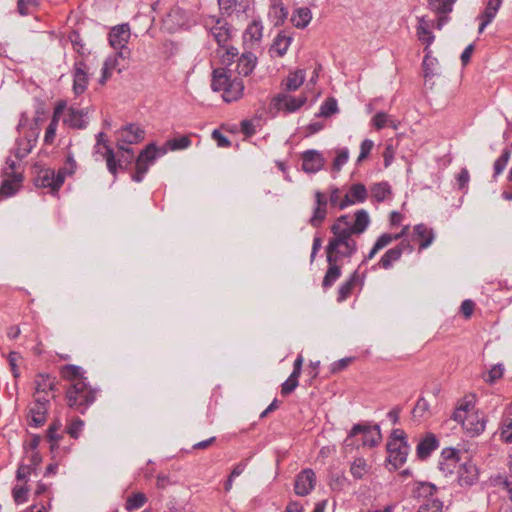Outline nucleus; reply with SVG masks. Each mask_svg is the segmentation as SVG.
Listing matches in <instances>:
<instances>
[{"label":"nucleus","instance_id":"nucleus-39","mask_svg":"<svg viewBox=\"0 0 512 512\" xmlns=\"http://www.w3.org/2000/svg\"><path fill=\"white\" fill-rule=\"evenodd\" d=\"M35 392L52 393L55 389V379L49 374H38L35 378Z\"/></svg>","mask_w":512,"mask_h":512},{"label":"nucleus","instance_id":"nucleus-45","mask_svg":"<svg viewBox=\"0 0 512 512\" xmlns=\"http://www.w3.org/2000/svg\"><path fill=\"white\" fill-rule=\"evenodd\" d=\"M425 56L423 59L422 67L425 78H431L435 75V66L437 64V59L431 56L432 51L430 48H424Z\"/></svg>","mask_w":512,"mask_h":512},{"label":"nucleus","instance_id":"nucleus-19","mask_svg":"<svg viewBox=\"0 0 512 512\" xmlns=\"http://www.w3.org/2000/svg\"><path fill=\"white\" fill-rule=\"evenodd\" d=\"M187 14L186 12L179 8H172L168 14L163 19V27L170 33H173L187 24Z\"/></svg>","mask_w":512,"mask_h":512},{"label":"nucleus","instance_id":"nucleus-18","mask_svg":"<svg viewBox=\"0 0 512 512\" xmlns=\"http://www.w3.org/2000/svg\"><path fill=\"white\" fill-rule=\"evenodd\" d=\"M316 484V475L312 469H304L301 471L296 479L294 490L299 496H306L314 489Z\"/></svg>","mask_w":512,"mask_h":512},{"label":"nucleus","instance_id":"nucleus-20","mask_svg":"<svg viewBox=\"0 0 512 512\" xmlns=\"http://www.w3.org/2000/svg\"><path fill=\"white\" fill-rule=\"evenodd\" d=\"M405 249L412 251L413 248L409 243L402 241L397 246L387 250L380 258L377 266L385 270L392 268L393 264L400 260Z\"/></svg>","mask_w":512,"mask_h":512},{"label":"nucleus","instance_id":"nucleus-8","mask_svg":"<svg viewBox=\"0 0 512 512\" xmlns=\"http://www.w3.org/2000/svg\"><path fill=\"white\" fill-rule=\"evenodd\" d=\"M388 460L394 468L401 467L407 459L409 446L405 440V433L401 429L392 432L391 439L387 443Z\"/></svg>","mask_w":512,"mask_h":512},{"label":"nucleus","instance_id":"nucleus-6","mask_svg":"<svg viewBox=\"0 0 512 512\" xmlns=\"http://www.w3.org/2000/svg\"><path fill=\"white\" fill-rule=\"evenodd\" d=\"M221 64L224 68H231L236 63L235 68L232 69L233 73L236 72L239 76L250 75L256 67L257 58L251 53H243L238 55V50L235 47H228L222 54H220Z\"/></svg>","mask_w":512,"mask_h":512},{"label":"nucleus","instance_id":"nucleus-46","mask_svg":"<svg viewBox=\"0 0 512 512\" xmlns=\"http://www.w3.org/2000/svg\"><path fill=\"white\" fill-rule=\"evenodd\" d=\"M59 112H60V107H57L54 111V114L52 116V119H51L48 127L46 128L45 136H44V142L46 144H52L55 139L56 130H57L58 123H59V116H58Z\"/></svg>","mask_w":512,"mask_h":512},{"label":"nucleus","instance_id":"nucleus-17","mask_svg":"<svg viewBox=\"0 0 512 512\" xmlns=\"http://www.w3.org/2000/svg\"><path fill=\"white\" fill-rule=\"evenodd\" d=\"M38 134L39 132L36 128H31L23 137L16 140L12 153L17 160L25 158L31 152L37 142Z\"/></svg>","mask_w":512,"mask_h":512},{"label":"nucleus","instance_id":"nucleus-47","mask_svg":"<svg viewBox=\"0 0 512 512\" xmlns=\"http://www.w3.org/2000/svg\"><path fill=\"white\" fill-rule=\"evenodd\" d=\"M511 153H512V151L510 148H505L503 150L502 154L496 159V161L494 162V165H493V170H494L493 177L494 178H497L500 174H502V172L506 168L507 163L510 160Z\"/></svg>","mask_w":512,"mask_h":512},{"label":"nucleus","instance_id":"nucleus-61","mask_svg":"<svg viewBox=\"0 0 512 512\" xmlns=\"http://www.w3.org/2000/svg\"><path fill=\"white\" fill-rule=\"evenodd\" d=\"M299 378L290 375L288 379L281 385V394L287 396L291 394L299 384Z\"/></svg>","mask_w":512,"mask_h":512},{"label":"nucleus","instance_id":"nucleus-38","mask_svg":"<svg viewBox=\"0 0 512 512\" xmlns=\"http://www.w3.org/2000/svg\"><path fill=\"white\" fill-rule=\"evenodd\" d=\"M312 20L311 10L307 7L297 8L292 16L291 22L296 28H305Z\"/></svg>","mask_w":512,"mask_h":512},{"label":"nucleus","instance_id":"nucleus-22","mask_svg":"<svg viewBox=\"0 0 512 512\" xmlns=\"http://www.w3.org/2000/svg\"><path fill=\"white\" fill-rule=\"evenodd\" d=\"M302 169L306 173H317L325 163L322 153L317 150H307L302 153Z\"/></svg>","mask_w":512,"mask_h":512},{"label":"nucleus","instance_id":"nucleus-7","mask_svg":"<svg viewBox=\"0 0 512 512\" xmlns=\"http://www.w3.org/2000/svg\"><path fill=\"white\" fill-rule=\"evenodd\" d=\"M20 165L10 157L7 158L2 169L3 181L0 185V199L15 195L22 186L23 175Z\"/></svg>","mask_w":512,"mask_h":512},{"label":"nucleus","instance_id":"nucleus-54","mask_svg":"<svg viewBox=\"0 0 512 512\" xmlns=\"http://www.w3.org/2000/svg\"><path fill=\"white\" fill-rule=\"evenodd\" d=\"M166 145L170 150H183L188 148L191 145V139L187 135H182L178 138H173L167 141Z\"/></svg>","mask_w":512,"mask_h":512},{"label":"nucleus","instance_id":"nucleus-12","mask_svg":"<svg viewBox=\"0 0 512 512\" xmlns=\"http://www.w3.org/2000/svg\"><path fill=\"white\" fill-rule=\"evenodd\" d=\"M118 148L119 150L125 151L133 155V151L130 148H125L123 144H137L141 142L145 137V132L138 125L129 124L123 127L118 132Z\"/></svg>","mask_w":512,"mask_h":512},{"label":"nucleus","instance_id":"nucleus-23","mask_svg":"<svg viewBox=\"0 0 512 512\" xmlns=\"http://www.w3.org/2000/svg\"><path fill=\"white\" fill-rule=\"evenodd\" d=\"M409 231V226L406 225L402 228L399 233L391 234V233H383L381 234L376 242L374 243L372 249L366 256V260H371L381 249L387 247L393 241H396L402 237H404Z\"/></svg>","mask_w":512,"mask_h":512},{"label":"nucleus","instance_id":"nucleus-50","mask_svg":"<svg viewBox=\"0 0 512 512\" xmlns=\"http://www.w3.org/2000/svg\"><path fill=\"white\" fill-rule=\"evenodd\" d=\"M217 1H218L220 11L223 14H226L229 16L232 15L236 11L237 6L242 7V11H241L242 13H245L246 8H247V6H243L241 2L239 3L238 0H217Z\"/></svg>","mask_w":512,"mask_h":512},{"label":"nucleus","instance_id":"nucleus-4","mask_svg":"<svg viewBox=\"0 0 512 512\" xmlns=\"http://www.w3.org/2000/svg\"><path fill=\"white\" fill-rule=\"evenodd\" d=\"M97 390L88 382L69 384L65 391V399L69 408L84 414L95 402Z\"/></svg>","mask_w":512,"mask_h":512},{"label":"nucleus","instance_id":"nucleus-31","mask_svg":"<svg viewBox=\"0 0 512 512\" xmlns=\"http://www.w3.org/2000/svg\"><path fill=\"white\" fill-rule=\"evenodd\" d=\"M64 121L72 128L83 129L87 125V112L83 109L70 107Z\"/></svg>","mask_w":512,"mask_h":512},{"label":"nucleus","instance_id":"nucleus-24","mask_svg":"<svg viewBox=\"0 0 512 512\" xmlns=\"http://www.w3.org/2000/svg\"><path fill=\"white\" fill-rule=\"evenodd\" d=\"M210 31L213 38L221 48L218 50V53L222 54L227 49L225 48V45L231 37V31L228 24L222 19H217Z\"/></svg>","mask_w":512,"mask_h":512},{"label":"nucleus","instance_id":"nucleus-40","mask_svg":"<svg viewBox=\"0 0 512 512\" xmlns=\"http://www.w3.org/2000/svg\"><path fill=\"white\" fill-rule=\"evenodd\" d=\"M102 157L106 161L108 171L116 178L118 168L122 166L120 160H116L114 150L109 145H105V152L102 154Z\"/></svg>","mask_w":512,"mask_h":512},{"label":"nucleus","instance_id":"nucleus-5","mask_svg":"<svg viewBox=\"0 0 512 512\" xmlns=\"http://www.w3.org/2000/svg\"><path fill=\"white\" fill-rule=\"evenodd\" d=\"M381 441V432L378 425L355 424L344 440L345 448L375 447Z\"/></svg>","mask_w":512,"mask_h":512},{"label":"nucleus","instance_id":"nucleus-2","mask_svg":"<svg viewBox=\"0 0 512 512\" xmlns=\"http://www.w3.org/2000/svg\"><path fill=\"white\" fill-rule=\"evenodd\" d=\"M211 87L214 91H222L225 102L239 100L243 96V81L233 76L232 68L219 67L213 70Z\"/></svg>","mask_w":512,"mask_h":512},{"label":"nucleus","instance_id":"nucleus-3","mask_svg":"<svg viewBox=\"0 0 512 512\" xmlns=\"http://www.w3.org/2000/svg\"><path fill=\"white\" fill-rule=\"evenodd\" d=\"M331 232L333 237L326 247L327 256H332L339 262L341 258H350L357 252V242L347 230L340 227L339 223H333Z\"/></svg>","mask_w":512,"mask_h":512},{"label":"nucleus","instance_id":"nucleus-11","mask_svg":"<svg viewBox=\"0 0 512 512\" xmlns=\"http://www.w3.org/2000/svg\"><path fill=\"white\" fill-rule=\"evenodd\" d=\"M334 223H339L342 229L347 230L351 235L362 234L370 224V218L366 210L360 209L355 212L354 223L351 224L348 215H341Z\"/></svg>","mask_w":512,"mask_h":512},{"label":"nucleus","instance_id":"nucleus-9","mask_svg":"<svg viewBox=\"0 0 512 512\" xmlns=\"http://www.w3.org/2000/svg\"><path fill=\"white\" fill-rule=\"evenodd\" d=\"M166 153L165 148H158L154 143L148 144L138 155L135 163V173L132 175V180L141 182L149 167L152 166L156 160Z\"/></svg>","mask_w":512,"mask_h":512},{"label":"nucleus","instance_id":"nucleus-58","mask_svg":"<svg viewBox=\"0 0 512 512\" xmlns=\"http://www.w3.org/2000/svg\"><path fill=\"white\" fill-rule=\"evenodd\" d=\"M500 439L505 443H512V418H506L502 422Z\"/></svg>","mask_w":512,"mask_h":512},{"label":"nucleus","instance_id":"nucleus-29","mask_svg":"<svg viewBox=\"0 0 512 512\" xmlns=\"http://www.w3.org/2000/svg\"><path fill=\"white\" fill-rule=\"evenodd\" d=\"M60 376L63 380L69 382V384L87 382L82 367L73 364L62 366L60 368Z\"/></svg>","mask_w":512,"mask_h":512},{"label":"nucleus","instance_id":"nucleus-1","mask_svg":"<svg viewBox=\"0 0 512 512\" xmlns=\"http://www.w3.org/2000/svg\"><path fill=\"white\" fill-rule=\"evenodd\" d=\"M451 419L461 424L470 437L482 434L486 427L485 416L475 410L474 395H465L457 402Z\"/></svg>","mask_w":512,"mask_h":512},{"label":"nucleus","instance_id":"nucleus-57","mask_svg":"<svg viewBox=\"0 0 512 512\" xmlns=\"http://www.w3.org/2000/svg\"><path fill=\"white\" fill-rule=\"evenodd\" d=\"M349 159V151L347 148L338 149L333 162V170L340 171Z\"/></svg>","mask_w":512,"mask_h":512},{"label":"nucleus","instance_id":"nucleus-30","mask_svg":"<svg viewBox=\"0 0 512 512\" xmlns=\"http://www.w3.org/2000/svg\"><path fill=\"white\" fill-rule=\"evenodd\" d=\"M328 269L322 281V287L328 289L340 278L342 271L341 266L338 265L335 258L327 256Z\"/></svg>","mask_w":512,"mask_h":512},{"label":"nucleus","instance_id":"nucleus-44","mask_svg":"<svg viewBox=\"0 0 512 512\" xmlns=\"http://www.w3.org/2000/svg\"><path fill=\"white\" fill-rule=\"evenodd\" d=\"M371 194L377 202H382L391 195V187L387 182L376 183L371 187Z\"/></svg>","mask_w":512,"mask_h":512},{"label":"nucleus","instance_id":"nucleus-60","mask_svg":"<svg viewBox=\"0 0 512 512\" xmlns=\"http://www.w3.org/2000/svg\"><path fill=\"white\" fill-rule=\"evenodd\" d=\"M443 504L441 501L437 499L428 500L426 503L422 504L418 512H442Z\"/></svg>","mask_w":512,"mask_h":512},{"label":"nucleus","instance_id":"nucleus-25","mask_svg":"<svg viewBox=\"0 0 512 512\" xmlns=\"http://www.w3.org/2000/svg\"><path fill=\"white\" fill-rule=\"evenodd\" d=\"M35 184L38 187L50 188L54 192L58 191L63 185V183L58 181V171L56 172L54 169L49 168L39 172L35 179Z\"/></svg>","mask_w":512,"mask_h":512},{"label":"nucleus","instance_id":"nucleus-48","mask_svg":"<svg viewBox=\"0 0 512 512\" xmlns=\"http://www.w3.org/2000/svg\"><path fill=\"white\" fill-rule=\"evenodd\" d=\"M77 168V164L72 155H68L66 162L63 167L58 170V181L64 183L67 176L74 174Z\"/></svg>","mask_w":512,"mask_h":512},{"label":"nucleus","instance_id":"nucleus-56","mask_svg":"<svg viewBox=\"0 0 512 512\" xmlns=\"http://www.w3.org/2000/svg\"><path fill=\"white\" fill-rule=\"evenodd\" d=\"M501 5L502 0H488L484 12L481 14V16L487 18L488 21H492L495 18Z\"/></svg>","mask_w":512,"mask_h":512},{"label":"nucleus","instance_id":"nucleus-51","mask_svg":"<svg viewBox=\"0 0 512 512\" xmlns=\"http://www.w3.org/2000/svg\"><path fill=\"white\" fill-rule=\"evenodd\" d=\"M69 40L72 44V47L74 49V51L76 53L79 54V56L81 57L80 59H83L84 56H86L87 54H89L86 49H85V44L83 43V40L80 36V34L77 32V31H72L70 34H69Z\"/></svg>","mask_w":512,"mask_h":512},{"label":"nucleus","instance_id":"nucleus-36","mask_svg":"<svg viewBox=\"0 0 512 512\" xmlns=\"http://www.w3.org/2000/svg\"><path fill=\"white\" fill-rule=\"evenodd\" d=\"M48 407L33 404L29 410V425L34 427L42 426L47 419Z\"/></svg>","mask_w":512,"mask_h":512},{"label":"nucleus","instance_id":"nucleus-16","mask_svg":"<svg viewBox=\"0 0 512 512\" xmlns=\"http://www.w3.org/2000/svg\"><path fill=\"white\" fill-rule=\"evenodd\" d=\"M314 199L313 211L308 223L314 228H319L327 217L328 199L327 195L319 190L314 192Z\"/></svg>","mask_w":512,"mask_h":512},{"label":"nucleus","instance_id":"nucleus-35","mask_svg":"<svg viewBox=\"0 0 512 512\" xmlns=\"http://www.w3.org/2000/svg\"><path fill=\"white\" fill-rule=\"evenodd\" d=\"M291 42V36H288L285 33H279L274 39L269 51L272 55L283 57L286 54L288 48L290 47Z\"/></svg>","mask_w":512,"mask_h":512},{"label":"nucleus","instance_id":"nucleus-27","mask_svg":"<svg viewBox=\"0 0 512 512\" xmlns=\"http://www.w3.org/2000/svg\"><path fill=\"white\" fill-rule=\"evenodd\" d=\"M358 285L362 286L363 280L360 278L359 273L356 270L344 283L340 285L337 293V301L341 303L347 300Z\"/></svg>","mask_w":512,"mask_h":512},{"label":"nucleus","instance_id":"nucleus-55","mask_svg":"<svg viewBox=\"0 0 512 512\" xmlns=\"http://www.w3.org/2000/svg\"><path fill=\"white\" fill-rule=\"evenodd\" d=\"M373 125L376 129L380 130L386 126H392L394 129L397 128V125L392 121L388 114L384 112H378L374 115L373 119Z\"/></svg>","mask_w":512,"mask_h":512},{"label":"nucleus","instance_id":"nucleus-53","mask_svg":"<svg viewBox=\"0 0 512 512\" xmlns=\"http://www.w3.org/2000/svg\"><path fill=\"white\" fill-rule=\"evenodd\" d=\"M84 428V421L81 420L78 417L72 418L69 423L67 424L65 431L66 433L74 438L77 439L81 433V431Z\"/></svg>","mask_w":512,"mask_h":512},{"label":"nucleus","instance_id":"nucleus-63","mask_svg":"<svg viewBox=\"0 0 512 512\" xmlns=\"http://www.w3.org/2000/svg\"><path fill=\"white\" fill-rule=\"evenodd\" d=\"M12 495L17 504L25 503L28 500V488L25 486H16L13 488Z\"/></svg>","mask_w":512,"mask_h":512},{"label":"nucleus","instance_id":"nucleus-43","mask_svg":"<svg viewBox=\"0 0 512 512\" xmlns=\"http://www.w3.org/2000/svg\"><path fill=\"white\" fill-rule=\"evenodd\" d=\"M288 16L287 9L280 2H275L270 6L269 17L274 20L275 25L283 24Z\"/></svg>","mask_w":512,"mask_h":512},{"label":"nucleus","instance_id":"nucleus-15","mask_svg":"<svg viewBox=\"0 0 512 512\" xmlns=\"http://www.w3.org/2000/svg\"><path fill=\"white\" fill-rule=\"evenodd\" d=\"M73 92L76 96L83 94L89 85L88 66L84 59H76L72 70Z\"/></svg>","mask_w":512,"mask_h":512},{"label":"nucleus","instance_id":"nucleus-14","mask_svg":"<svg viewBox=\"0 0 512 512\" xmlns=\"http://www.w3.org/2000/svg\"><path fill=\"white\" fill-rule=\"evenodd\" d=\"M457 0H427L428 8L438 17L435 27L441 30L444 25L450 21L449 14L453 11V6Z\"/></svg>","mask_w":512,"mask_h":512},{"label":"nucleus","instance_id":"nucleus-37","mask_svg":"<svg viewBox=\"0 0 512 512\" xmlns=\"http://www.w3.org/2000/svg\"><path fill=\"white\" fill-rule=\"evenodd\" d=\"M263 36V25L258 19H254L246 28L244 32L245 42L257 43L260 42Z\"/></svg>","mask_w":512,"mask_h":512},{"label":"nucleus","instance_id":"nucleus-64","mask_svg":"<svg viewBox=\"0 0 512 512\" xmlns=\"http://www.w3.org/2000/svg\"><path fill=\"white\" fill-rule=\"evenodd\" d=\"M429 410V402L425 398H419L413 409L415 417H424Z\"/></svg>","mask_w":512,"mask_h":512},{"label":"nucleus","instance_id":"nucleus-34","mask_svg":"<svg viewBox=\"0 0 512 512\" xmlns=\"http://www.w3.org/2000/svg\"><path fill=\"white\" fill-rule=\"evenodd\" d=\"M305 80V71L298 69L289 75L282 81V86L285 91L293 92L302 86Z\"/></svg>","mask_w":512,"mask_h":512},{"label":"nucleus","instance_id":"nucleus-59","mask_svg":"<svg viewBox=\"0 0 512 512\" xmlns=\"http://www.w3.org/2000/svg\"><path fill=\"white\" fill-rule=\"evenodd\" d=\"M337 111V101L334 98H328L320 107V116L329 117Z\"/></svg>","mask_w":512,"mask_h":512},{"label":"nucleus","instance_id":"nucleus-33","mask_svg":"<svg viewBox=\"0 0 512 512\" xmlns=\"http://www.w3.org/2000/svg\"><path fill=\"white\" fill-rule=\"evenodd\" d=\"M478 480V469L472 463H465L459 470V483L461 486H471Z\"/></svg>","mask_w":512,"mask_h":512},{"label":"nucleus","instance_id":"nucleus-21","mask_svg":"<svg viewBox=\"0 0 512 512\" xmlns=\"http://www.w3.org/2000/svg\"><path fill=\"white\" fill-rule=\"evenodd\" d=\"M368 197V192L362 183L352 184L341 200L340 210H344L347 207L355 203H363Z\"/></svg>","mask_w":512,"mask_h":512},{"label":"nucleus","instance_id":"nucleus-13","mask_svg":"<svg viewBox=\"0 0 512 512\" xmlns=\"http://www.w3.org/2000/svg\"><path fill=\"white\" fill-rule=\"evenodd\" d=\"M306 102L307 97L304 95L294 97L280 93L272 99L271 105L276 111L293 113L299 110Z\"/></svg>","mask_w":512,"mask_h":512},{"label":"nucleus","instance_id":"nucleus-32","mask_svg":"<svg viewBox=\"0 0 512 512\" xmlns=\"http://www.w3.org/2000/svg\"><path fill=\"white\" fill-rule=\"evenodd\" d=\"M438 448V440L432 433L427 434L417 445V456L420 459H426Z\"/></svg>","mask_w":512,"mask_h":512},{"label":"nucleus","instance_id":"nucleus-41","mask_svg":"<svg viewBox=\"0 0 512 512\" xmlns=\"http://www.w3.org/2000/svg\"><path fill=\"white\" fill-rule=\"evenodd\" d=\"M102 157L106 161L108 171L116 178L118 168L122 166L120 160H116L114 150L109 145H105V152L102 154Z\"/></svg>","mask_w":512,"mask_h":512},{"label":"nucleus","instance_id":"nucleus-49","mask_svg":"<svg viewBox=\"0 0 512 512\" xmlns=\"http://www.w3.org/2000/svg\"><path fill=\"white\" fill-rule=\"evenodd\" d=\"M147 502V497L144 493L138 492L130 495L125 503L127 511H133L141 508Z\"/></svg>","mask_w":512,"mask_h":512},{"label":"nucleus","instance_id":"nucleus-42","mask_svg":"<svg viewBox=\"0 0 512 512\" xmlns=\"http://www.w3.org/2000/svg\"><path fill=\"white\" fill-rule=\"evenodd\" d=\"M371 467L367 461L362 458H356L350 466V472L355 479H362L366 474L369 473Z\"/></svg>","mask_w":512,"mask_h":512},{"label":"nucleus","instance_id":"nucleus-10","mask_svg":"<svg viewBox=\"0 0 512 512\" xmlns=\"http://www.w3.org/2000/svg\"><path fill=\"white\" fill-rule=\"evenodd\" d=\"M130 37L128 24L117 25L109 32V43L115 50H118V55L123 61L129 59L131 54L130 49L127 48Z\"/></svg>","mask_w":512,"mask_h":512},{"label":"nucleus","instance_id":"nucleus-52","mask_svg":"<svg viewBox=\"0 0 512 512\" xmlns=\"http://www.w3.org/2000/svg\"><path fill=\"white\" fill-rule=\"evenodd\" d=\"M62 424L59 420L53 421L48 430H47V439L51 443V449L53 450L56 446H58V442L61 439V436L58 434L60 431Z\"/></svg>","mask_w":512,"mask_h":512},{"label":"nucleus","instance_id":"nucleus-62","mask_svg":"<svg viewBox=\"0 0 512 512\" xmlns=\"http://www.w3.org/2000/svg\"><path fill=\"white\" fill-rule=\"evenodd\" d=\"M52 497H47V500H40L38 503L32 504L28 507L27 512H49L51 509Z\"/></svg>","mask_w":512,"mask_h":512},{"label":"nucleus","instance_id":"nucleus-28","mask_svg":"<svg viewBox=\"0 0 512 512\" xmlns=\"http://www.w3.org/2000/svg\"><path fill=\"white\" fill-rule=\"evenodd\" d=\"M413 235L419 240V251L428 248L435 239L434 230L423 223L413 227Z\"/></svg>","mask_w":512,"mask_h":512},{"label":"nucleus","instance_id":"nucleus-26","mask_svg":"<svg viewBox=\"0 0 512 512\" xmlns=\"http://www.w3.org/2000/svg\"><path fill=\"white\" fill-rule=\"evenodd\" d=\"M433 26L434 22L429 21L425 16L417 18L416 35L418 40L425 44L427 48H430V45L435 40V36L431 31Z\"/></svg>","mask_w":512,"mask_h":512}]
</instances>
